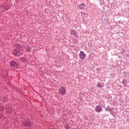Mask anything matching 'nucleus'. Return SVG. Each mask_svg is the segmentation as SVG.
Masks as SVG:
<instances>
[{"instance_id":"5","label":"nucleus","mask_w":129,"mask_h":129,"mask_svg":"<svg viewBox=\"0 0 129 129\" xmlns=\"http://www.w3.org/2000/svg\"><path fill=\"white\" fill-rule=\"evenodd\" d=\"M70 33L72 36H74L75 38H79V36H78L77 32H76L74 29L71 30Z\"/></svg>"},{"instance_id":"19","label":"nucleus","mask_w":129,"mask_h":129,"mask_svg":"<svg viewBox=\"0 0 129 129\" xmlns=\"http://www.w3.org/2000/svg\"><path fill=\"white\" fill-rule=\"evenodd\" d=\"M127 122L129 123V118L127 119Z\"/></svg>"},{"instance_id":"13","label":"nucleus","mask_w":129,"mask_h":129,"mask_svg":"<svg viewBox=\"0 0 129 129\" xmlns=\"http://www.w3.org/2000/svg\"><path fill=\"white\" fill-rule=\"evenodd\" d=\"M85 8V5L83 4H82L80 5V10H84Z\"/></svg>"},{"instance_id":"16","label":"nucleus","mask_w":129,"mask_h":129,"mask_svg":"<svg viewBox=\"0 0 129 129\" xmlns=\"http://www.w3.org/2000/svg\"><path fill=\"white\" fill-rule=\"evenodd\" d=\"M26 58L25 57H21L20 58V60L21 61V62H26Z\"/></svg>"},{"instance_id":"3","label":"nucleus","mask_w":129,"mask_h":129,"mask_svg":"<svg viewBox=\"0 0 129 129\" xmlns=\"http://www.w3.org/2000/svg\"><path fill=\"white\" fill-rule=\"evenodd\" d=\"M18 65H19V63L15 61H12L10 62V66L14 69H18Z\"/></svg>"},{"instance_id":"7","label":"nucleus","mask_w":129,"mask_h":129,"mask_svg":"<svg viewBox=\"0 0 129 129\" xmlns=\"http://www.w3.org/2000/svg\"><path fill=\"white\" fill-rule=\"evenodd\" d=\"M85 57H86L85 53H84V51H81L80 52V59H81V60H84V59H85Z\"/></svg>"},{"instance_id":"18","label":"nucleus","mask_w":129,"mask_h":129,"mask_svg":"<svg viewBox=\"0 0 129 129\" xmlns=\"http://www.w3.org/2000/svg\"><path fill=\"white\" fill-rule=\"evenodd\" d=\"M76 41H77V40L76 39H74V40L73 41V43L74 44H75V43H76Z\"/></svg>"},{"instance_id":"2","label":"nucleus","mask_w":129,"mask_h":129,"mask_svg":"<svg viewBox=\"0 0 129 129\" xmlns=\"http://www.w3.org/2000/svg\"><path fill=\"white\" fill-rule=\"evenodd\" d=\"M10 8V4L5 3L2 5H0V11L2 12H6V11H8Z\"/></svg>"},{"instance_id":"17","label":"nucleus","mask_w":129,"mask_h":129,"mask_svg":"<svg viewBox=\"0 0 129 129\" xmlns=\"http://www.w3.org/2000/svg\"><path fill=\"white\" fill-rule=\"evenodd\" d=\"M97 87H100L101 88L102 87V84H101V83H98V84L97 85Z\"/></svg>"},{"instance_id":"11","label":"nucleus","mask_w":129,"mask_h":129,"mask_svg":"<svg viewBox=\"0 0 129 129\" xmlns=\"http://www.w3.org/2000/svg\"><path fill=\"white\" fill-rule=\"evenodd\" d=\"M13 112V110L12 109V108L11 107H9L6 108V112L7 113H12Z\"/></svg>"},{"instance_id":"15","label":"nucleus","mask_w":129,"mask_h":129,"mask_svg":"<svg viewBox=\"0 0 129 129\" xmlns=\"http://www.w3.org/2000/svg\"><path fill=\"white\" fill-rule=\"evenodd\" d=\"M4 110H5L4 106H0V111H4Z\"/></svg>"},{"instance_id":"10","label":"nucleus","mask_w":129,"mask_h":129,"mask_svg":"<svg viewBox=\"0 0 129 129\" xmlns=\"http://www.w3.org/2000/svg\"><path fill=\"white\" fill-rule=\"evenodd\" d=\"M32 125V123H31V122H30V121L27 120L25 122H23V125H24V126H26L27 127L31 126Z\"/></svg>"},{"instance_id":"12","label":"nucleus","mask_w":129,"mask_h":129,"mask_svg":"<svg viewBox=\"0 0 129 129\" xmlns=\"http://www.w3.org/2000/svg\"><path fill=\"white\" fill-rule=\"evenodd\" d=\"M122 84H123V86L124 87H126L127 86V83L126 82V79H123L122 81Z\"/></svg>"},{"instance_id":"9","label":"nucleus","mask_w":129,"mask_h":129,"mask_svg":"<svg viewBox=\"0 0 129 129\" xmlns=\"http://www.w3.org/2000/svg\"><path fill=\"white\" fill-rule=\"evenodd\" d=\"M24 49H25V51L26 52H28L29 53L31 52V51L32 50V47L28 45H25L24 46Z\"/></svg>"},{"instance_id":"1","label":"nucleus","mask_w":129,"mask_h":129,"mask_svg":"<svg viewBox=\"0 0 129 129\" xmlns=\"http://www.w3.org/2000/svg\"><path fill=\"white\" fill-rule=\"evenodd\" d=\"M14 51L13 52L15 56L20 57L21 56V50L22 49V45L19 44H15L14 45Z\"/></svg>"},{"instance_id":"14","label":"nucleus","mask_w":129,"mask_h":129,"mask_svg":"<svg viewBox=\"0 0 129 129\" xmlns=\"http://www.w3.org/2000/svg\"><path fill=\"white\" fill-rule=\"evenodd\" d=\"M64 128L66 129H70V125L69 124H67L64 125Z\"/></svg>"},{"instance_id":"4","label":"nucleus","mask_w":129,"mask_h":129,"mask_svg":"<svg viewBox=\"0 0 129 129\" xmlns=\"http://www.w3.org/2000/svg\"><path fill=\"white\" fill-rule=\"evenodd\" d=\"M58 93L59 94H61V95H65L66 94V89H65L64 87H62L61 89L58 90Z\"/></svg>"},{"instance_id":"6","label":"nucleus","mask_w":129,"mask_h":129,"mask_svg":"<svg viewBox=\"0 0 129 129\" xmlns=\"http://www.w3.org/2000/svg\"><path fill=\"white\" fill-rule=\"evenodd\" d=\"M95 110V111H96V112L98 113L100 112V111H102V106L100 105H97L96 106Z\"/></svg>"},{"instance_id":"20","label":"nucleus","mask_w":129,"mask_h":129,"mask_svg":"<svg viewBox=\"0 0 129 129\" xmlns=\"http://www.w3.org/2000/svg\"><path fill=\"white\" fill-rule=\"evenodd\" d=\"M72 40H73H73H74V39H73Z\"/></svg>"},{"instance_id":"8","label":"nucleus","mask_w":129,"mask_h":129,"mask_svg":"<svg viewBox=\"0 0 129 129\" xmlns=\"http://www.w3.org/2000/svg\"><path fill=\"white\" fill-rule=\"evenodd\" d=\"M105 109L106 111H110L111 114H112V115H113V116H114L116 114V113L111 112V111H112L113 109L112 108V109H110V107H109V106H107L106 108H105Z\"/></svg>"}]
</instances>
